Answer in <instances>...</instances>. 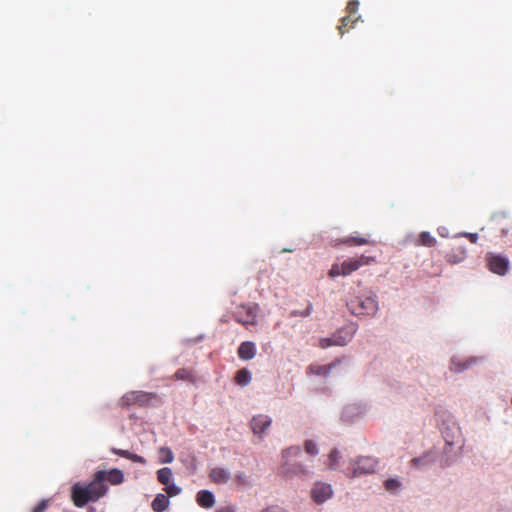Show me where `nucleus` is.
I'll return each instance as SVG.
<instances>
[{
    "mask_svg": "<svg viewBox=\"0 0 512 512\" xmlns=\"http://www.w3.org/2000/svg\"><path fill=\"white\" fill-rule=\"evenodd\" d=\"M301 454L299 446H291L282 451L283 462L279 468V472L286 478H299L306 479L310 475L309 469L304 467L301 463H293L291 458L297 457Z\"/></svg>",
    "mask_w": 512,
    "mask_h": 512,
    "instance_id": "f257e3e1",
    "label": "nucleus"
},
{
    "mask_svg": "<svg viewBox=\"0 0 512 512\" xmlns=\"http://www.w3.org/2000/svg\"><path fill=\"white\" fill-rule=\"evenodd\" d=\"M375 261L376 260L374 257L366 255H361L357 258H349L343 261L341 264H333L331 269L329 270L328 275L332 278L338 276H348L354 271H357L359 268L370 265Z\"/></svg>",
    "mask_w": 512,
    "mask_h": 512,
    "instance_id": "f03ea898",
    "label": "nucleus"
},
{
    "mask_svg": "<svg viewBox=\"0 0 512 512\" xmlns=\"http://www.w3.org/2000/svg\"><path fill=\"white\" fill-rule=\"evenodd\" d=\"M349 311L355 316H374L378 311L375 295H359L347 303Z\"/></svg>",
    "mask_w": 512,
    "mask_h": 512,
    "instance_id": "7ed1b4c3",
    "label": "nucleus"
},
{
    "mask_svg": "<svg viewBox=\"0 0 512 512\" xmlns=\"http://www.w3.org/2000/svg\"><path fill=\"white\" fill-rule=\"evenodd\" d=\"M156 398L157 395L152 392L129 391L119 399L118 406L121 408H130L132 406L147 407Z\"/></svg>",
    "mask_w": 512,
    "mask_h": 512,
    "instance_id": "20e7f679",
    "label": "nucleus"
},
{
    "mask_svg": "<svg viewBox=\"0 0 512 512\" xmlns=\"http://www.w3.org/2000/svg\"><path fill=\"white\" fill-rule=\"evenodd\" d=\"M487 265L491 272L498 275H505L509 268V260L501 255L488 253L486 256Z\"/></svg>",
    "mask_w": 512,
    "mask_h": 512,
    "instance_id": "39448f33",
    "label": "nucleus"
},
{
    "mask_svg": "<svg viewBox=\"0 0 512 512\" xmlns=\"http://www.w3.org/2000/svg\"><path fill=\"white\" fill-rule=\"evenodd\" d=\"M377 460L372 457H360L352 464V475L359 476L375 472Z\"/></svg>",
    "mask_w": 512,
    "mask_h": 512,
    "instance_id": "423d86ee",
    "label": "nucleus"
},
{
    "mask_svg": "<svg viewBox=\"0 0 512 512\" xmlns=\"http://www.w3.org/2000/svg\"><path fill=\"white\" fill-rule=\"evenodd\" d=\"M352 337L351 333L344 334V331L341 329L332 337L321 338L319 340V347L326 349L330 346H345L351 341Z\"/></svg>",
    "mask_w": 512,
    "mask_h": 512,
    "instance_id": "0eeeda50",
    "label": "nucleus"
},
{
    "mask_svg": "<svg viewBox=\"0 0 512 512\" xmlns=\"http://www.w3.org/2000/svg\"><path fill=\"white\" fill-rule=\"evenodd\" d=\"M88 489L79 483H75L71 487V499L76 507H84L87 503L92 502Z\"/></svg>",
    "mask_w": 512,
    "mask_h": 512,
    "instance_id": "6e6552de",
    "label": "nucleus"
},
{
    "mask_svg": "<svg viewBox=\"0 0 512 512\" xmlns=\"http://www.w3.org/2000/svg\"><path fill=\"white\" fill-rule=\"evenodd\" d=\"M332 488L327 483L317 482L311 490V497L317 504H322L331 498Z\"/></svg>",
    "mask_w": 512,
    "mask_h": 512,
    "instance_id": "1a4fd4ad",
    "label": "nucleus"
},
{
    "mask_svg": "<svg viewBox=\"0 0 512 512\" xmlns=\"http://www.w3.org/2000/svg\"><path fill=\"white\" fill-rule=\"evenodd\" d=\"M272 419L267 415H256L250 421V428L252 429L255 435H258L262 438V435L266 432V430L271 426Z\"/></svg>",
    "mask_w": 512,
    "mask_h": 512,
    "instance_id": "9d476101",
    "label": "nucleus"
},
{
    "mask_svg": "<svg viewBox=\"0 0 512 512\" xmlns=\"http://www.w3.org/2000/svg\"><path fill=\"white\" fill-rule=\"evenodd\" d=\"M85 487L88 489L89 495L92 497V502L98 501L107 493L108 490L107 485L98 479L96 473L94 474L93 480L88 485H85Z\"/></svg>",
    "mask_w": 512,
    "mask_h": 512,
    "instance_id": "9b49d317",
    "label": "nucleus"
},
{
    "mask_svg": "<svg viewBox=\"0 0 512 512\" xmlns=\"http://www.w3.org/2000/svg\"><path fill=\"white\" fill-rule=\"evenodd\" d=\"M256 309L252 306H241L236 312V321L243 325L256 324Z\"/></svg>",
    "mask_w": 512,
    "mask_h": 512,
    "instance_id": "f8f14e48",
    "label": "nucleus"
},
{
    "mask_svg": "<svg viewBox=\"0 0 512 512\" xmlns=\"http://www.w3.org/2000/svg\"><path fill=\"white\" fill-rule=\"evenodd\" d=\"M96 475L104 484L108 482L112 485H119L124 481L123 472L117 468H113L109 471H97Z\"/></svg>",
    "mask_w": 512,
    "mask_h": 512,
    "instance_id": "ddd939ff",
    "label": "nucleus"
},
{
    "mask_svg": "<svg viewBox=\"0 0 512 512\" xmlns=\"http://www.w3.org/2000/svg\"><path fill=\"white\" fill-rule=\"evenodd\" d=\"M209 478L215 484H226L231 478V473L223 467H214L209 473Z\"/></svg>",
    "mask_w": 512,
    "mask_h": 512,
    "instance_id": "4468645a",
    "label": "nucleus"
},
{
    "mask_svg": "<svg viewBox=\"0 0 512 512\" xmlns=\"http://www.w3.org/2000/svg\"><path fill=\"white\" fill-rule=\"evenodd\" d=\"M237 354L241 360H250L256 355V346L251 341L242 342L238 347Z\"/></svg>",
    "mask_w": 512,
    "mask_h": 512,
    "instance_id": "2eb2a0df",
    "label": "nucleus"
},
{
    "mask_svg": "<svg viewBox=\"0 0 512 512\" xmlns=\"http://www.w3.org/2000/svg\"><path fill=\"white\" fill-rule=\"evenodd\" d=\"M370 236H348L342 239L336 240L335 245L343 244L346 246H363L370 244Z\"/></svg>",
    "mask_w": 512,
    "mask_h": 512,
    "instance_id": "dca6fc26",
    "label": "nucleus"
},
{
    "mask_svg": "<svg viewBox=\"0 0 512 512\" xmlns=\"http://www.w3.org/2000/svg\"><path fill=\"white\" fill-rule=\"evenodd\" d=\"M196 501L202 508H211L215 504V498L212 492L208 490H200L197 493Z\"/></svg>",
    "mask_w": 512,
    "mask_h": 512,
    "instance_id": "f3484780",
    "label": "nucleus"
},
{
    "mask_svg": "<svg viewBox=\"0 0 512 512\" xmlns=\"http://www.w3.org/2000/svg\"><path fill=\"white\" fill-rule=\"evenodd\" d=\"M112 453L118 455V456H121V457H124L126 459H129L135 463H140V464H145L146 463V460L144 457L138 455V454H135V453H132L128 450H123V449H117V448H112L111 449Z\"/></svg>",
    "mask_w": 512,
    "mask_h": 512,
    "instance_id": "a211bd4d",
    "label": "nucleus"
},
{
    "mask_svg": "<svg viewBox=\"0 0 512 512\" xmlns=\"http://www.w3.org/2000/svg\"><path fill=\"white\" fill-rule=\"evenodd\" d=\"M151 506L155 512H163L169 506V498L164 494H157Z\"/></svg>",
    "mask_w": 512,
    "mask_h": 512,
    "instance_id": "6ab92c4d",
    "label": "nucleus"
},
{
    "mask_svg": "<svg viewBox=\"0 0 512 512\" xmlns=\"http://www.w3.org/2000/svg\"><path fill=\"white\" fill-rule=\"evenodd\" d=\"M176 380H183V381H189V382H192V383H195L196 382V377L194 375V372L193 370L191 369H187V368H181V369H178L174 376H173Z\"/></svg>",
    "mask_w": 512,
    "mask_h": 512,
    "instance_id": "aec40b11",
    "label": "nucleus"
},
{
    "mask_svg": "<svg viewBox=\"0 0 512 512\" xmlns=\"http://www.w3.org/2000/svg\"><path fill=\"white\" fill-rule=\"evenodd\" d=\"M434 461H435V459H434L432 453L428 452L420 457L413 458L410 463L412 466L419 468V467L430 465Z\"/></svg>",
    "mask_w": 512,
    "mask_h": 512,
    "instance_id": "412c9836",
    "label": "nucleus"
},
{
    "mask_svg": "<svg viewBox=\"0 0 512 512\" xmlns=\"http://www.w3.org/2000/svg\"><path fill=\"white\" fill-rule=\"evenodd\" d=\"M251 373L248 369L242 368L235 375V382L240 386L248 385L251 382Z\"/></svg>",
    "mask_w": 512,
    "mask_h": 512,
    "instance_id": "4be33fe9",
    "label": "nucleus"
},
{
    "mask_svg": "<svg viewBox=\"0 0 512 512\" xmlns=\"http://www.w3.org/2000/svg\"><path fill=\"white\" fill-rule=\"evenodd\" d=\"M337 361L328 365H310L309 371L317 375H327L331 369L336 365Z\"/></svg>",
    "mask_w": 512,
    "mask_h": 512,
    "instance_id": "5701e85b",
    "label": "nucleus"
},
{
    "mask_svg": "<svg viewBox=\"0 0 512 512\" xmlns=\"http://www.w3.org/2000/svg\"><path fill=\"white\" fill-rule=\"evenodd\" d=\"M172 470L168 467L161 468L157 471V479L163 485H168L172 479Z\"/></svg>",
    "mask_w": 512,
    "mask_h": 512,
    "instance_id": "b1692460",
    "label": "nucleus"
},
{
    "mask_svg": "<svg viewBox=\"0 0 512 512\" xmlns=\"http://www.w3.org/2000/svg\"><path fill=\"white\" fill-rule=\"evenodd\" d=\"M418 242L423 246L434 247L437 240L429 232L424 231L420 233Z\"/></svg>",
    "mask_w": 512,
    "mask_h": 512,
    "instance_id": "393cba45",
    "label": "nucleus"
},
{
    "mask_svg": "<svg viewBox=\"0 0 512 512\" xmlns=\"http://www.w3.org/2000/svg\"><path fill=\"white\" fill-rule=\"evenodd\" d=\"M159 454L161 463H171L174 460L173 452L168 447H161Z\"/></svg>",
    "mask_w": 512,
    "mask_h": 512,
    "instance_id": "a878e982",
    "label": "nucleus"
},
{
    "mask_svg": "<svg viewBox=\"0 0 512 512\" xmlns=\"http://www.w3.org/2000/svg\"><path fill=\"white\" fill-rule=\"evenodd\" d=\"M341 455L338 450L333 449L328 456V466L330 469H336Z\"/></svg>",
    "mask_w": 512,
    "mask_h": 512,
    "instance_id": "bb28decb",
    "label": "nucleus"
},
{
    "mask_svg": "<svg viewBox=\"0 0 512 512\" xmlns=\"http://www.w3.org/2000/svg\"><path fill=\"white\" fill-rule=\"evenodd\" d=\"M355 21H352L350 16H345L341 19V24L338 26L339 33L343 35L345 32H347L350 28H352V24Z\"/></svg>",
    "mask_w": 512,
    "mask_h": 512,
    "instance_id": "cd10ccee",
    "label": "nucleus"
},
{
    "mask_svg": "<svg viewBox=\"0 0 512 512\" xmlns=\"http://www.w3.org/2000/svg\"><path fill=\"white\" fill-rule=\"evenodd\" d=\"M472 362H473L472 360H467L464 363H458V362H456L455 359H453L452 360V370H454L455 372H461V371L467 369L471 365Z\"/></svg>",
    "mask_w": 512,
    "mask_h": 512,
    "instance_id": "c85d7f7f",
    "label": "nucleus"
},
{
    "mask_svg": "<svg viewBox=\"0 0 512 512\" xmlns=\"http://www.w3.org/2000/svg\"><path fill=\"white\" fill-rule=\"evenodd\" d=\"M304 449L307 454L317 455L318 448L317 445L312 440H306L304 443Z\"/></svg>",
    "mask_w": 512,
    "mask_h": 512,
    "instance_id": "c756f323",
    "label": "nucleus"
},
{
    "mask_svg": "<svg viewBox=\"0 0 512 512\" xmlns=\"http://www.w3.org/2000/svg\"><path fill=\"white\" fill-rule=\"evenodd\" d=\"M400 485V482L396 479H388L385 481V488L389 492H395Z\"/></svg>",
    "mask_w": 512,
    "mask_h": 512,
    "instance_id": "7c9ffc66",
    "label": "nucleus"
},
{
    "mask_svg": "<svg viewBox=\"0 0 512 512\" xmlns=\"http://www.w3.org/2000/svg\"><path fill=\"white\" fill-rule=\"evenodd\" d=\"M165 492L169 495V496H176L178 495L180 492H181V488L176 486L175 484H168V485H165Z\"/></svg>",
    "mask_w": 512,
    "mask_h": 512,
    "instance_id": "2f4dec72",
    "label": "nucleus"
},
{
    "mask_svg": "<svg viewBox=\"0 0 512 512\" xmlns=\"http://www.w3.org/2000/svg\"><path fill=\"white\" fill-rule=\"evenodd\" d=\"M358 6L359 2L357 0H351L350 2H348L346 9L350 14H353L356 13V11L358 10Z\"/></svg>",
    "mask_w": 512,
    "mask_h": 512,
    "instance_id": "473e14b6",
    "label": "nucleus"
},
{
    "mask_svg": "<svg viewBox=\"0 0 512 512\" xmlns=\"http://www.w3.org/2000/svg\"><path fill=\"white\" fill-rule=\"evenodd\" d=\"M48 507V500H41L38 505L33 509V512H44Z\"/></svg>",
    "mask_w": 512,
    "mask_h": 512,
    "instance_id": "72a5a7b5",
    "label": "nucleus"
},
{
    "mask_svg": "<svg viewBox=\"0 0 512 512\" xmlns=\"http://www.w3.org/2000/svg\"><path fill=\"white\" fill-rule=\"evenodd\" d=\"M259 512H288L285 509L279 507V506H270L265 509H262Z\"/></svg>",
    "mask_w": 512,
    "mask_h": 512,
    "instance_id": "f704fd0d",
    "label": "nucleus"
},
{
    "mask_svg": "<svg viewBox=\"0 0 512 512\" xmlns=\"http://www.w3.org/2000/svg\"><path fill=\"white\" fill-rule=\"evenodd\" d=\"M313 305L309 303L306 307V309L301 313V316L307 317L312 313Z\"/></svg>",
    "mask_w": 512,
    "mask_h": 512,
    "instance_id": "c9c22d12",
    "label": "nucleus"
},
{
    "mask_svg": "<svg viewBox=\"0 0 512 512\" xmlns=\"http://www.w3.org/2000/svg\"><path fill=\"white\" fill-rule=\"evenodd\" d=\"M466 237L470 240L472 243H476L478 240V235L473 233L466 234Z\"/></svg>",
    "mask_w": 512,
    "mask_h": 512,
    "instance_id": "e433bc0d",
    "label": "nucleus"
},
{
    "mask_svg": "<svg viewBox=\"0 0 512 512\" xmlns=\"http://www.w3.org/2000/svg\"><path fill=\"white\" fill-rule=\"evenodd\" d=\"M217 512H235V510L231 506H225L219 508Z\"/></svg>",
    "mask_w": 512,
    "mask_h": 512,
    "instance_id": "4c0bfd02",
    "label": "nucleus"
},
{
    "mask_svg": "<svg viewBox=\"0 0 512 512\" xmlns=\"http://www.w3.org/2000/svg\"><path fill=\"white\" fill-rule=\"evenodd\" d=\"M236 479H237L238 481H240V482H243V481H244V480H243V475H242V474L237 475Z\"/></svg>",
    "mask_w": 512,
    "mask_h": 512,
    "instance_id": "58836bf2",
    "label": "nucleus"
}]
</instances>
